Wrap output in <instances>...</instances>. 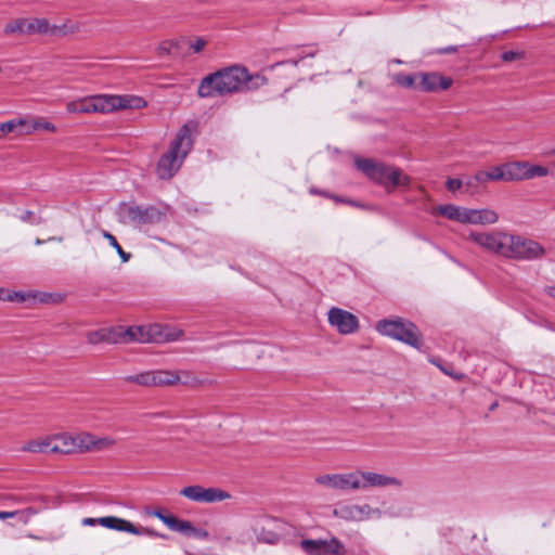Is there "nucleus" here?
<instances>
[{"mask_svg":"<svg viewBox=\"0 0 555 555\" xmlns=\"http://www.w3.org/2000/svg\"><path fill=\"white\" fill-rule=\"evenodd\" d=\"M268 82L261 74H249L247 68L232 65L209 74L199 82V98L223 96L244 90H255Z\"/></svg>","mask_w":555,"mask_h":555,"instance_id":"nucleus-1","label":"nucleus"},{"mask_svg":"<svg viewBox=\"0 0 555 555\" xmlns=\"http://www.w3.org/2000/svg\"><path fill=\"white\" fill-rule=\"evenodd\" d=\"M197 130V122L190 120L184 124L176 134L170 149L157 163V175L160 179H170L180 168L182 160L193 147V133Z\"/></svg>","mask_w":555,"mask_h":555,"instance_id":"nucleus-2","label":"nucleus"},{"mask_svg":"<svg viewBox=\"0 0 555 555\" xmlns=\"http://www.w3.org/2000/svg\"><path fill=\"white\" fill-rule=\"evenodd\" d=\"M132 99L121 95L96 94L67 103L68 113L107 114L120 108L132 107Z\"/></svg>","mask_w":555,"mask_h":555,"instance_id":"nucleus-3","label":"nucleus"},{"mask_svg":"<svg viewBox=\"0 0 555 555\" xmlns=\"http://www.w3.org/2000/svg\"><path fill=\"white\" fill-rule=\"evenodd\" d=\"M169 206L157 207L154 205L141 206L134 203H121L117 208V217L121 223L134 225L156 224L163 222L168 212Z\"/></svg>","mask_w":555,"mask_h":555,"instance_id":"nucleus-4","label":"nucleus"},{"mask_svg":"<svg viewBox=\"0 0 555 555\" xmlns=\"http://www.w3.org/2000/svg\"><path fill=\"white\" fill-rule=\"evenodd\" d=\"M376 331L416 349L423 347V337L420 330L409 320L401 318L395 320L383 319L377 322Z\"/></svg>","mask_w":555,"mask_h":555,"instance_id":"nucleus-5","label":"nucleus"},{"mask_svg":"<svg viewBox=\"0 0 555 555\" xmlns=\"http://www.w3.org/2000/svg\"><path fill=\"white\" fill-rule=\"evenodd\" d=\"M544 248L538 242L520 235L507 234L504 256L515 260H534L544 255Z\"/></svg>","mask_w":555,"mask_h":555,"instance_id":"nucleus-6","label":"nucleus"},{"mask_svg":"<svg viewBox=\"0 0 555 555\" xmlns=\"http://www.w3.org/2000/svg\"><path fill=\"white\" fill-rule=\"evenodd\" d=\"M300 547L307 555H346L347 548L337 538L330 540L304 539Z\"/></svg>","mask_w":555,"mask_h":555,"instance_id":"nucleus-7","label":"nucleus"},{"mask_svg":"<svg viewBox=\"0 0 555 555\" xmlns=\"http://www.w3.org/2000/svg\"><path fill=\"white\" fill-rule=\"evenodd\" d=\"M37 452L52 455H66L75 452L73 437L67 434L47 436L37 440Z\"/></svg>","mask_w":555,"mask_h":555,"instance_id":"nucleus-8","label":"nucleus"},{"mask_svg":"<svg viewBox=\"0 0 555 555\" xmlns=\"http://www.w3.org/2000/svg\"><path fill=\"white\" fill-rule=\"evenodd\" d=\"M468 240L476 243L479 247L485 250L498 255L504 256L505 242L507 240V233L504 232H478L470 231Z\"/></svg>","mask_w":555,"mask_h":555,"instance_id":"nucleus-9","label":"nucleus"},{"mask_svg":"<svg viewBox=\"0 0 555 555\" xmlns=\"http://www.w3.org/2000/svg\"><path fill=\"white\" fill-rule=\"evenodd\" d=\"M124 379L127 383H134L141 386H165L178 383L180 377L176 372L158 370L128 375Z\"/></svg>","mask_w":555,"mask_h":555,"instance_id":"nucleus-10","label":"nucleus"},{"mask_svg":"<svg viewBox=\"0 0 555 555\" xmlns=\"http://www.w3.org/2000/svg\"><path fill=\"white\" fill-rule=\"evenodd\" d=\"M180 494L193 502L199 503L222 502L231 498L228 491L219 488H204L199 485L184 487Z\"/></svg>","mask_w":555,"mask_h":555,"instance_id":"nucleus-11","label":"nucleus"},{"mask_svg":"<svg viewBox=\"0 0 555 555\" xmlns=\"http://www.w3.org/2000/svg\"><path fill=\"white\" fill-rule=\"evenodd\" d=\"M99 525H101L104 528L116 530V531H122L128 532L134 535H142L147 534L150 537H158L162 539H168V535L158 533L154 531L153 529L146 528V527H137L131 521L119 518L116 516H105L100 517Z\"/></svg>","mask_w":555,"mask_h":555,"instance_id":"nucleus-12","label":"nucleus"},{"mask_svg":"<svg viewBox=\"0 0 555 555\" xmlns=\"http://www.w3.org/2000/svg\"><path fill=\"white\" fill-rule=\"evenodd\" d=\"M354 166L370 180L382 186H386V177L392 167L384 163H378L371 158L363 157L354 158Z\"/></svg>","mask_w":555,"mask_h":555,"instance_id":"nucleus-13","label":"nucleus"},{"mask_svg":"<svg viewBox=\"0 0 555 555\" xmlns=\"http://www.w3.org/2000/svg\"><path fill=\"white\" fill-rule=\"evenodd\" d=\"M360 476L358 472L348 473V474H332V475H322L315 478V481L319 485L327 486L333 489L338 490H358L360 489L359 483Z\"/></svg>","mask_w":555,"mask_h":555,"instance_id":"nucleus-14","label":"nucleus"},{"mask_svg":"<svg viewBox=\"0 0 555 555\" xmlns=\"http://www.w3.org/2000/svg\"><path fill=\"white\" fill-rule=\"evenodd\" d=\"M328 322L344 335L354 333L359 327V320L353 313L336 307L328 311Z\"/></svg>","mask_w":555,"mask_h":555,"instance_id":"nucleus-15","label":"nucleus"},{"mask_svg":"<svg viewBox=\"0 0 555 555\" xmlns=\"http://www.w3.org/2000/svg\"><path fill=\"white\" fill-rule=\"evenodd\" d=\"M79 30V25L66 20L61 24H51L47 18H37V34L50 37H63Z\"/></svg>","mask_w":555,"mask_h":555,"instance_id":"nucleus-16","label":"nucleus"},{"mask_svg":"<svg viewBox=\"0 0 555 555\" xmlns=\"http://www.w3.org/2000/svg\"><path fill=\"white\" fill-rule=\"evenodd\" d=\"M360 479V489L374 488V487H397L403 486L402 480L399 478L387 476L374 472H358Z\"/></svg>","mask_w":555,"mask_h":555,"instance_id":"nucleus-17","label":"nucleus"},{"mask_svg":"<svg viewBox=\"0 0 555 555\" xmlns=\"http://www.w3.org/2000/svg\"><path fill=\"white\" fill-rule=\"evenodd\" d=\"M418 78L421 79L418 89L424 92H437L439 90H447L453 83V80L450 77L442 76L436 72L420 73Z\"/></svg>","mask_w":555,"mask_h":555,"instance_id":"nucleus-18","label":"nucleus"},{"mask_svg":"<svg viewBox=\"0 0 555 555\" xmlns=\"http://www.w3.org/2000/svg\"><path fill=\"white\" fill-rule=\"evenodd\" d=\"M33 132H35V119L31 118H13L0 122V140L9 133L24 135Z\"/></svg>","mask_w":555,"mask_h":555,"instance_id":"nucleus-19","label":"nucleus"},{"mask_svg":"<svg viewBox=\"0 0 555 555\" xmlns=\"http://www.w3.org/2000/svg\"><path fill=\"white\" fill-rule=\"evenodd\" d=\"M156 332L158 331V325H149V326H129L126 328V343L138 341V343H150L157 340Z\"/></svg>","mask_w":555,"mask_h":555,"instance_id":"nucleus-20","label":"nucleus"},{"mask_svg":"<svg viewBox=\"0 0 555 555\" xmlns=\"http://www.w3.org/2000/svg\"><path fill=\"white\" fill-rule=\"evenodd\" d=\"M411 183V178L403 173L400 168L391 167L390 172H388L386 177V186H384L388 192L398 186L408 188Z\"/></svg>","mask_w":555,"mask_h":555,"instance_id":"nucleus-21","label":"nucleus"},{"mask_svg":"<svg viewBox=\"0 0 555 555\" xmlns=\"http://www.w3.org/2000/svg\"><path fill=\"white\" fill-rule=\"evenodd\" d=\"M73 443L75 448L74 453L95 451V436L92 434L83 433L73 437Z\"/></svg>","mask_w":555,"mask_h":555,"instance_id":"nucleus-22","label":"nucleus"},{"mask_svg":"<svg viewBox=\"0 0 555 555\" xmlns=\"http://www.w3.org/2000/svg\"><path fill=\"white\" fill-rule=\"evenodd\" d=\"M35 31L34 22L26 18H17L8 23L4 27L5 34H33Z\"/></svg>","mask_w":555,"mask_h":555,"instance_id":"nucleus-23","label":"nucleus"},{"mask_svg":"<svg viewBox=\"0 0 555 555\" xmlns=\"http://www.w3.org/2000/svg\"><path fill=\"white\" fill-rule=\"evenodd\" d=\"M0 300L9 301V302H25L27 300H35V291H12L8 288H3V294H1Z\"/></svg>","mask_w":555,"mask_h":555,"instance_id":"nucleus-24","label":"nucleus"},{"mask_svg":"<svg viewBox=\"0 0 555 555\" xmlns=\"http://www.w3.org/2000/svg\"><path fill=\"white\" fill-rule=\"evenodd\" d=\"M473 224H493L499 220L498 214L490 208L473 209Z\"/></svg>","mask_w":555,"mask_h":555,"instance_id":"nucleus-25","label":"nucleus"},{"mask_svg":"<svg viewBox=\"0 0 555 555\" xmlns=\"http://www.w3.org/2000/svg\"><path fill=\"white\" fill-rule=\"evenodd\" d=\"M158 331L159 332H156V338H157L156 341H158V340L176 341V340L181 339L184 334L183 331L180 328L168 327V326L162 328L158 325Z\"/></svg>","mask_w":555,"mask_h":555,"instance_id":"nucleus-26","label":"nucleus"},{"mask_svg":"<svg viewBox=\"0 0 555 555\" xmlns=\"http://www.w3.org/2000/svg\"><path fill=\"white\" fill-rule=\"evenodd\" d=\"M507 181L525 180L526 162L505 165Z\"/></svg>","mask_w":555,"mask_h":555,"instance_id":"nucleus-27","label":"nucleus"},{"mask_svg":"<svg viewBox=\"0 0 555 555\" xmlns=\"http://www.w3.org/2000/svg\"><path fill=\"white\" fill-rule=\"evenodd\" d=\"M417 77L418 75H406L403 73H398L392 76V80L402 88L418 89V85L416 83Z\"/></svg>","mask_w":555,"mask_h":555,"instance_id":"nucleus-28","label":"nucleus"},{"mask_svg":"<svg viewBox=\"0 0 555 555\" xmlns=\"http://www.w3.org/2000/svg\"><path fill=\"white\" fill-rule=\"evenodd\" d=\"M102 235H103L104 238L107 240L108 244L117 251V254L120 257L122 262H127V261L130 260L131 254L130 253H126L121 248V246L117 242L116 237L112 233H109L108 231L103 230L102 231Z\"/></svg>","mask_w":555,"mask_h":555,"instance_id":"nucleus-29","label":"nucleus"},{"mask_svg":"<svg viewBox=\"0 0 555 555\" xmlns=\"http://www.w3.org/2000/svg\"><path fill=\"white\" fill-rule=\"evenodd\" d=\"M106 330L107 344L126 343V328L124 326H113Z\"/></svg>","mask_w":555,"mask_h":555,"instance_id":"nucleus-30","label":"nucleus"},{"mask_svg":"<svg viewBox=\"0 0 555 555\" xmlns=\"http://www.w3.org/2000/svg\"><path fill=\"white\" fill-rule=\"evenodd\" d=\"M460 209H461V206H456L453 204H446V205H439L436 208V211L449 220L457 221L459 215H460Z\"/></svg>","mask_w":555,"mask_h":555,"instance_id":"nucleus-31","label":"nucleus"},{"mask_svg":"<svg viewBox=\"0 0 555 555\" xmlns=\"http://www.w3.org/2000/svg\"><path fill=\"white\" fill-rule=\"evenodd\" d=\"M359 513H360V509L358 508V505L345 506V507H341L339 511L334 512V514L336 516H339L341 519L352 520V521H359V518H360Z\"/></svg>","mask_w":555,"mask_h":555,"instance_id":"nucleus-32","label":"nucleus"},{"mask_svg":"<svg viewBox=\"0 0 555 555\" xmlns=\"http://www.w3.org/2000/svg\"><path fill=\"white\" fill-rule=\"evenodd\" d=\"M64 295L60 293H46V292H37V302L47 304V305H55L60 304L64 300Z\"/></svg>","mask_w":555,"mask_h":555,"instance_id":"nucleus-33","label":"nucleus"},{"mask_svg":"<svg viewBox=\"0 0 555 555\" xmlns=\"http://www.w3.org/2000/svg\"><path fill=\"white\" fill-rule=\"evenodd\" d=\"M184 43H185L184 40H180V41H171V40L164 41L157 48L158 49V53L160 55L178 53V50L180 49V46L184 44Z\"/></svg>","mask_w":555,"mask_h":555,"instance_id":"nucleus-34","label":"nucleus"},{"mask_svg":"<svg viewBox=\"0 0 555 555\" xmlns=\"http://www.w3.org/2000/svg\"><path fill=\"white\" fill-rule=\"evenodd\" d=\"M548 175V169L540 165H530L526 163L525 179H532L535 177H545Z\"/></svg>","mask_w":555,"mask_h":555,"instance_id":"nucleus-35","label":"nucleus"},{"mask_svg":"<svg viewBox=\"0 0 555 555\" xmlns=\"http://www.w3.org/2000/svg\"><path fill=\"white\" fill-rule=\"evenodd\" d=\"M87 340L91 345H98L101 343H107L106 330L100 328L96 331L89 332L87 334Z\"/></svg>","mask_w":555,"mask_h":555,"instance_id":"nucleus-36","label":"nucleus"},{"mask_svg":"<svg viewBox=\"0 0 555 555\" xmlns=\"http://www.w3.org/2000/svg\"><path fill=\"white\" fill-rule=\"evenodd\" d=\"M488 176H489V181L490 180H494V181L504 180V181H507L505 166L504 167H501V166L494 167L491 171H488Z\"/></svg>","mask_w":555,"mask_h":555,"instance_id":"nucleus-37","label":"nucleus"},{"mask_svg":"<svg viewBox=\"0 0 555 555\" xmlns=\"http://www.w3.org/2000/svg\"><path fill=\"white\" fill-rule=\"evenodd\" d=\"M116 443L115 439L111 437H96L95 436V451H101L113 447Z\"/></svg>","mask_w":555,"mask_h":555,"instance_id":"nucleus-38","label":"nucleus"},{"mask_svg":"<svg viewBox=\"0 0 555 555\" xmlns=\"http://www.w3.org/2000/svg\"><path fill=\"white\" fill-rule=\"evenodd\" d=\"M525 57V52L524 51H513V50H509V51H505L501 54V59L503 62H513V61H516V60H522Z\"/></svg>","mask_w":555,"mask_h":555,"instance_id":"nucleus-39","label":"nucleus"},{"mask_svg":"<svg viewBox=\"0 0 555 555\" xmlns=\"http://www.w3.org/2000/svg\"><path fill=\"white\" fill-rule=\"evenodd\" d=\"M358 508L360 509V518H359V521H362V520H365V519H369L373 514H377L379 515L380 512L378 509H374L372 508L369 504H364V505H358Z\"/></svg>","mask_w":555,"mask_h":555,"instance_id":"nucleus-40","label":"nucleus"},{"mask_svg":"<svg viewBox=\"0 0 555 555\" xmlns=\"http://www.w3.org/2000/svg\"><path fill=\"white\" fill-rule=\"evenodd\" d=\"M473 209L461 207L457 222L473 224Z\"/></svg>","mask_w":555,"mask_h":555,"instance_id":"nucleus-41","label":"nucleus"},{"mask_svg":"<svg viewBox=\"0 0 555 555\" xmlns=\"http://www.w3.org/2000/svg\"><path fill=\"white\" fill-rule=\"evenodd\" d=\"M463 188L465 189V192L469 195H474L480 192V186L478 183L473 181V177H469L465 182Z\"/></svg>","mask_w":555,"mask_h":555,"instance_id":"nucleus-42","label":"nucleus"},{"mask_svg":"<svg viewBox=\"0 0 555 555\" xmlns=\"http://www.w3.org/2000/svg\"><path fill=\"white\" fill-rule=\"evenodd\" d=\"M464 185V181L456 178H449L446 181V188L450 192H456L457 190L462 189Z\"/></svg>","mask_w":555,"mask_h":555,"instance_id":"nucleus-43","label":"nucleus"},{"mask_svg":"<svg viewBox=\"0 0 555 555\" xmlns=\"http://www.w3.org/2000/svg\"><path fill=\"white\" fill-rule=\"evenodd\" d=\"M184 519L177 518L175 516H171L166 526L172 530L180 532V530L183 528Z\"/></svg>","mask_w":555,"mask_h":555,"instance_id":"nucleus-44","label":"nucleus"},{"mask_svg":"<svg viewBox=\"0 0 555 555\" xmlns=\"http://www.w3.org/2000/svg\"><path fill=\"white\" fill-rule=\"evenodd\" d=\"M184 519L177 518L175 516H171L166 526L172 530L180 532V530L183 528Z\"/></svg>","mask_w":555,"mask_h":555,"instance_id":"nucleus-45","label":"nucleus"},{"mask_svg":"<svg viewBox=\"0 0 555 555\" xmlns=\"http://www.w3.org/2000/svg\"><path fill=\"white\" fill-rule=\"evenodd\" d=\"M184 519L177 518L175 516H171L166 526L172 530L180 532V530L183 528Z\"/></svg>","mask_w":555,"mask_h":555,"instance_id":"nucleus-46","label":"nucleus"},{"mask_svg":"<svg viewBox=\"0 0 555 555\" xmlns=\"http://www.w3.org/2000/svg\"><path fill=\"white\" fill-rule=\"evenodd\" d=\"M39 130L54 132L56 130V127L52 122L43 118H37V131Z\"/></svg>","mask_w":555,"mask_h":555,"instance_id":"nucleus-47","label":"nucleus"},{"mask_svg":"<svg viewBox=\"0 0 555 555\" xmlns=\"http://www.w3.org/2000/svg\"><path fill=\"white\" fill-rule=\"evenodd\" d=\"M457 50H459V46H448L444 48L435 49L431 53L442 55V54L455 53V52H457Z\"/></svg>","mask_w":555,"mask_h":555,"instance_id":"nucleus-48","label":"nucleus"},{"mask_svg":"<svg viewBox=\"0 0 555 555\" xmlns=\"http://www.w3.org/2000/svg\"><path fill=\"white\" fill-rule=\"evenodd\" d=\"M473 181L478 183L480 186L481 184L489 181L488 171H478L475 176H473Z\"/></svg>","mask_w":555,"mask_h":555,"instance_id":"nucleus-49","label":"nucleus"},{"mask_svg":"<svg viewBox=\"0 0 555 555\" xmlns=\"http://www.w3.org/2000/svg\"><path fill=\"white\" fill-rule=\"evenodd\" d=\"M206 46V41L203 38L196 39L194 42L190 43V47L194 50L195 53L201 52Z\"/></svg>","mask_w":555,"mask_h":555,"instance_id":"nucleus-50","label":"nucleus"},{"mask_svg":"<svg viewBox=\"0 0 555 555\" xmlns=\"http://www.w3.org/2000/svg\"><path fill=\"white\" fill-rule=\"evenodd\" d=\"M194 526L191 521L184 520L183 528L180 530V533L185 534L186 537H193Z\"/></svg>","mask_w":555,"mask_h":555,"instance_id":"nucleus-51","label":"nucleus"},{"mask_svg":"<svg viewBox=\"0 0 555 555\" xmlns=\"http://www.w3.org/2000/svg\"><path fill=\"white\" fill-rule=\"evenodd\" d=\"M209 537V533L208 531L202 529V528H194V531H193V538H197V539H201V540H207Z\"/></svg>","mask_w":555,"mask_h":555,"instance_id":"nucleus-52","label":"nucleus"},{"mask_svg":"<svg viewBox=\"0 0 555 555\" xmlns=\"http://www.w3.org/2000/svg\"><path fill=\"white\" fill-rule=\"evenodd\" d=\"M8 517H18L20 519L23 518V514L20 512H0V518L4 519Z\"/></svg>","mask_w":555,"mask_h":555,"instance_id":"nucleus-53","label":"nucleus"},{"mask_svg":"<svg viewBox=\"0 0 555 555\" xmlns=\"http://www.w3.org/2000/svg\"><path fill=\"white\" fill-rule=\"evenodd\" d=\"M298 63H299V60H288V61H284V62H278V63L271 65L269 67V69H273V68H275L278 66L285 65V64H292L293 66H297Z\"/></svg>","mask_w":555,"mask_h":555,"instance_id":"nucleus-54","label":"nucleus"},{"mask_svg":"<svg viewBox=\"0 0 555 555\" xmlns=\"http://www.w3.org/2000/svg\"><path fill=\"white\" fill-rule=\"evenodd\" d=\"M311 193H314V194H321V195H323V196H327V194H326L325 192H322V191H319V190H314V189H312V190H311ZM328 197H331V196L328 195ZM332 197L334 198V196H332ZM335 201H337V202H343V203H349V204H351V205H356V204H354L353 202H351V201H346V199L338 198V197H335Z\"/></svg>","mask_w":555,"mask_h":555,"instance_id":"nucleus-55","label":"nucleus"},{"mask_svg":"<svg viewBox=\"0 0 555 555\" xmlns=\"http://www.w3.org/2000/svg\"><path fill=\"white\" fill-rule=\"evenodd\" d=\"M99 520L100 518H90V517H87V518H83L81 524L83 526H94V525H99Z\"/></svg>","mask_w":555,"mask_h":555,"instance_id":"nucleus-56","label":"nucleus"},{"mask_svg":"<svg viewBox=\"0 0 555 555\" xmlns=\"http://www.w3.org/2000/svg\"><path fill=\"white\" fill-rule=\"evenodd\" d=\"M545 293L555 298V285L545 287Z\"/></svg>","mask_w":555,"mask_h":555,"instance_id":"nucleus-57","label":"nucleus"},{"mask_svg":"<svg viewBox=\"0 0 555 555\" xmlns=\"http://www.w3.org/2000/svg\"><path fill=\"white\" fill-rule=\"evenodd\" d=\"M172 515H165L162 517V521L166 525Z\"/></svg>","mask_w":555,"mask_h":555,"instance_id":"nucleus-58","label":"nucleus"},{"mask_svg":"<svg viewBox=\"0 0 555 555\" xmlns=\"http://www.w3.org/2000/svg\"><path fill=\"white\" fill-rule=\"evenodd\" d=\"M154 515L162 520V517H164L165 515L162 513V512H155Z\"/></svg>","mask_w":555,"mask_h":555,"instance_id":"nucleus-59","label":"nucleus"},{"mask_svg":"<svg viewBox=\"0 0 555 555\" xmlns=\"http://www.w3.org/2000/svg\"><path fill=\"white\" fill-rule=\"evenodd\" d=\"M31 215V211H26L25 215H23L21 218L23 220H26Z\"/></svg>","mask_w":555,"mask_h":555,"instance_id":"nucleus-60","label":"nucleus"},{"mask_svg":"<svg viewBox=\"0 0 555 555\" xmlns=\"http://www.w3.org/2000/svg\"><path fill=\"white\" fill-rule=\"evenodd\" d=\"M26 449L31 451L33 450V442H29Z\"/></svg>","mask_w":555,"mask_h":555,"instance_id":"nucleus-61","label":"nucleus"},{"mask_svg":"<svg viewBox=\"0 0 555 555\" xmlns=\"http://www.w3.org/2000/svg\"><path fill=\"white\" fill-rule=\"evenodd\" d=\"M36 244L37 245L41 244V241L39 238H37Z\"/></svg>","mask_w":555,"mask_h":555,"instance_id":"nucleus-62","label":"nucleus"}]
</instances>
